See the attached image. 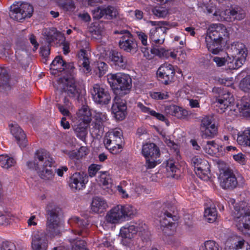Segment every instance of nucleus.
Returning <instances> with one entry per match:
<instances>
[{"instance_id": "nucleus-33", "label": "nucleus", "mask_w": 250, "mask_h": 250, "mask_svg": "<svg viewBox=\"0 0 250 250\" xmlns=\"http://www.w3.org/2000/svg\"><path fill=\"white\" fill-rule=\"evenodd\" d=\"M106 207V202L103 198L98 197L93 198L91 203V209L93 212H102Z\"/></svg>"}, {"instance_id": "nucleus-17", "label": "nucleus", "mask_w": 250, "mask_h": 250, "mask_svg": "<svg viewBox=\"0 0 250 250\" xmlns=\"http://www.w3.org/2000/svg\"><path fill=\"white\" fill-rule=\"evenodd\" d=\"M31 239L32 250H47L48 240L45 232L41 231L34 232Z\"/></svg>"}, {"instance_id": "nucleus-20", "label": "nucleus", "mask_w": 250, "mask_h": 250, "mask_svg": "<svg viewBox=\"0 0 250 250\" xmlns=\"http://www.w3.org/2000/svg\"><path fill=\"white\" fill-rule=\"evenodd\" d=\"M87 181L85 174L83 173L75 172L70 177L68 183L72 189L80 190L85 187Z\"/></svg>"}, {"instance_id": "nucleus-50", "label": "nucleus", "mask_w": 250, "mask_h": 250, "mask_svg": "<svg viewBox=\"0 0 250 250\" xmlns=\"http://www.w3.org/2000/svg\"><path fill=\"white\" fill-rule=\"evenodd\" d=\"M102 166L100 165L93 164L90 165L88 168V172L90 177H93L96 175L97 172L101 168Z\"/></svg>"}, {"instance_id": "nucleus-11", "label": "nucleus", "mask_w": 250, "mask_h": 250, "mask_svg": "<svg viewBox=\"0 0 250 250\" xmlns=\"http://www.w3.org/2000/svg\"><path fill=\"white\" fill-rule=\"evenodd\" d=\"M200 129L203 138L211 139L214 137L217 134L218 128L215 124L213 116L208 115L203 117Z\"/></svg>"}, {"instance_id": "nucleus-31", "label": "nucleus", "mask_w": 250, "mask_h": 250, "mask_svg": "<svg viewBox=\"0 0 250 250\" xmlns=\"http://www.w3.org/2000/svg\"><path fill=\"white\" fill-rule=\"evenodd\" d=\"M237 141L241 146L250 147V127H247L244 130L239 132Z\"/></svg>"}, {"instance_id": "nucleus-41", "label": "nucleus", "mask_w": 250, "mask_h": 250, "mask_svg": "<svg viewBox=\"0 0 250 250\" xmlns=\"http://www.w3.org/2000/svg\"><path fill=\"white\" fill-rule=\"evenodd\" d=\"M204 149L206 153L212 155L219 151V145L214 141H208Z\"/></svg>"}, {"instance_id": "nucleus-19", "label": "nucleus", "mask_w": 250, "mask_h": 250, "mask_svg": "<svg viewBox=\"0 0 250 250\" xmlns=\"http://www.w3.org/2000/svg\"><path fill=\"white\" fill-rule=\"evenodd\" d=\"M144 226H145V224L142 222L138 224L135 223L132 225H125L120 229V236L123 238L131 239L138 231L145 229Z\"/></svg>"}, {"instance_id": "nucleus-36", "label": "nucleus", "mask_w": 250, "mask_h": 250, "mask_svg": "<svg viewBox=\"0 0 250 250\" xmlns=\"http://www.w3.org/2000/svg\"><path fill=\"white\" fill-rule=\"evenodd\" d=\"M236 106L239 112L241 113L244 116L246 117H250V102L242 99L237 104Z\"/></svg>"}, {"instance_id": "nucleus-12", "label": "nucleus", "mask_w": 250, "mask_h": 250, "mask_svg": "<svg viewBox=\"0 0 250 250\" xmlns=\"http://www.w3.org/2000/svg\"><path fill=\"white\" fill-rule=\"evenodd\" d=\"M212 92L218 95L216 102L217 106L220 108L221 112H225V109L230 106L234 101L233 95L227 90L221 87H214L212 89Z\"/></svg>"}, {"instance_id": "nucleus-10", "label": "nucleus", "mask_w": 250, "mask_h": 250, "mask_svg": "<svg viewBox=\"0 0 250 250\" xmlns=\"http://www.w3.org/2000/svg\"><path fill=\"white\" fill-rule=\"evenodd\" d=\"M114 33L122 35L119 42V46L121 49L131 53H134L137 51L138 43L128 31L126 30H117Z\"/></svg>"}, {"instance_id": "nucleus-28", "label": "nucleus", "mask_w": 250, "mask_h": 250, "mask_svg": "<svg viewBox=\"0 0 250 250\" xmlns=\"http://www.w3.org/2000/svg\"><path fill=\"white\" fill-rule=\"evenodd\" d=\"M68 222L71 225H76L81 229V230L77 232L79 235H82L83 237L86 236V232L84 229L89 225L87 219H81L77 216H73L69 220Z\"/></svg>"}, {"instance_id": "nucleus-24", "label": "nucleus", "mask_w": 250, "mask_h": 250, "mask_svg": "<svg viewBox=\"0 0 250 250\" xmlns=\"http://www.w3.org/2000/svg\"><path fill=\"white\" fill-rule=\"evenodd\" d=\"M142 153L146 159H157L160 156V149L154 143H146L143 145Z\"/></svg>"}, {"instance_id": "nucleus-58", "label": "nucleus", "mask_w": 250, "mask_h": 250, "mask_svg": "<svg viewBox=\"0 0 250 250\" xmlns=\"http://www.w3.org/2000/svg\"><path fill=\"white\" fill-rule=\"evenodd\" d=\"M105 147L109 150L110 152L114 154H117L120 152V150L122 148V144L118 145L110 144L109 146H105Z\"/></svg>"}, {"instance_id": "nucleus-62", "label": "nucleus", "mask_w": 250, "mask_h": 250, "mask_svg": "<svg viewBox=\"0 0 250 250\" xmlns=\"http://www.w3.org/2000/svg\"><path fill=\"white\" fill-rule=\"evenodd\" d=\"M88 45L89 43L86 40L79 41L77 42V46L80 49L85 50L88 48Z\"/></svg>"}, {"instance_id": "nucleus-8", "label": "nucleus", "mask_w": 250, "mask_h": 250, "mask_svg": "<svg viewBox=\"0 0 250 250\" xmlns=\"http://www.w3.org/2000/svg\"><path fill=\"white\" fill-rule=\"evenodd\" d=\"M47 213L46 231L51 236L60 233V226L58 218L59 208L53 207L52 204L48 205L46 208Z\"/></svg>"}, {"instance_id": "nucleus-7", "label": "nucleus", "mask_w": 250, "mask_h": 250, "mask_svg": "<svg viewBox=\"0 0 250 250\" xmlns=\"http://www.w3.org/2000/svg\"><path fill=\"white\" fill-rule=\"evenodd\" d=\"M232 52L233 59L224 53L221 57H214L213 59L215 62H231L235 61L236 62H243L246 61L247 50L245 45L239 42H233L230 48Z\"/></svg>"}, {"instance_id": "nucleus-16", "label": "nucleus", "mask_w": 250, "mask_h": 250, "mask_svg": "<svg viewBox=\"0 0 250 250\" xmlns=\"http://www.w3.org/2000/svg\"><path fill=\"white\" fill-rule=\"evenodd\" d=\"M162 207V209L158 213V216L160 218L161 227L167 229L169 227L174 225L172 215L173 208L169 204H164Z\"/></svg>"}, {"instance_id": "nucleus-44", "label": "nucleus", "mask_w": 250, "mask_h": 250, "mask_svg": "<svg viewBox=\"0 0 250 250\" xmlns=\"http://www.w3.org/2000/svg\"><path fill=\"white\" fill-rule=\"evenodd\" d=\"M99 182L100 184L103 186H108L112 183V179L109 174L107 171L100 172L99 176Z\"/></svg>"}, {"instance_id": "nucleus-22", "label": "nucleus", "mask_w": 250, "mask_h": 250, "mask_svg": "<svg viewBox=\"0 0 250 250\" xmlns=\"http://www.w3.org/2000/svg\"><path fill=\"white\" fill-rule=\"evenodd\" d=\"M107 120V117L105 113L98 112L95 114L94 121L92 124L93 132L96 135H102L104 133V123Z\"/></svg>"}, {"instance_id": "nucleus-53", "label": "nucleus", "mask_w": 250, "mask_h": 250, "mask_svg": "<svg viewBox=\"0 0 250 250\" xmlns=\"http://www.w3.org/2000/svg\"><path fill=\"white\" fill-rule=\"evenodd\" d=\"M151 97L155 100H165L168 98L167 92H153L150 94Z\"/></svg>"}, {"instance_id": "nucleus-43", "label": "nucleus", "mask_w": 250, "mask_h": 250, "mask_svg": "<svg viewBox=\"0 0 250 250\" xmlns=\"http://www.w3.org/2000/svg\"><path fill=\"white\" fill-rule=\"evenodd\" d=\"M58 3L65 11L73 12L75 9V5L73 0H59Z\"/></svg>"}, {"instance_id": "nucleus-52", "label": "nucleus", "mask_w": 250, "mask_h": 250, "mask_svg": "<svg viewBox=\"0 0 250 250\" xmlns=\"http://www.w3.org/2000/svg\"><path fill=\"white\" fill-rule=\"evenodd\" d=\"M0 250H16L15 245L11 242L3 241L0 246Z\"/></svg>"}, {"instance_id": "nucleus-45", "label": "nucleus", "mask_w": 250, "mask_h": 250, "mask_svg": "<svg viewBox=\"0 0 250 250\" xmlns=\"http://www.w3.org/2000/svg\"><path fill=\"white\" fill-rule=\"evenodd\" d=\"M239 87L244 92H250V75L246 76L241 80Z\"/></svg>"}, {"instance_id": "nucleus-6", "label": "nucleus", "mask_w": 250, "mask_h": 250, "mask_svg": "<svg viewBox=\"0 0 250 250\" xmlns=\"http://www.w3.org/2000/svg\"><path fill=\"white\" fill-rule=\"evenodd\" d=\"M108 82L116 95L125 96L130 93L132 87L131 78L125 73L112 74Z\"/></svg>"}, {"instance_id": "nucleus-61", "label": "nucleus", "mask_w": 250, "mask_h": 250, "mask_svg": "<svg viewBox=\"0 0 250 250\" xmlns=\"http://www.w3.org/2000/svg\"><path fill=\"white\" fill-rule=\"evenodd\" d=\"M204 160L199 158L198 156H195L191 159V164L194 167V171L198 167L199 165Z\"/></svg>"}, {"instance_id": "nucleus-63", "label": "nucleus", "mask_w": 250, "mask_h": 250, "mask_svg": "<svg viewBox=\"0 0 250 250\" xmlns=\"http://www.w3.org/2000/svg\"><path fill=\"white\" fill-rule=\"evenodd\" d=\"M152 11L154 15L160 18L164 17L167 14V12L164 10L154 9Z\"/></svg>"}, {"instance_id": "nucleus-57", "label": "nucleus", "mask_w": 250, "mask_h": 250, "mask_svg": "<svg viewBox=\"0 0 250 250\" xmlns=\"http://www.w3.org/2000/svg\"><path fill=\"white\" fill-rule=\"evenodd\" d=\"M136 35L141 41L142 44L145 46H147V36L142 31L136 32Z\"/></svg>"}, {"instance_id": "nucleus-39", "label": "nucleus", "mask_w": 250, "mask_h": 250, "mask_svg": "<svg viewBox=\"0 0 250 250\" xmlns=\"http://www.w3.org/2000/svg\"><path fill=\"white\" fill-rule=\"evenodd\" d=\"M217 213L215 208H207L204 211V217L209 223L214 222L217 219Z\"/></svg>"}, {"instance_id": "nucleus-34", "label": "nucleus", "mask_w": 250, "mask_h": 250, "mask_svg": "<svg viewBox=\"0 0 250 250\" xmlns=\"http://www.w3.org/2000/svg\"><path fill=\"white\" fill-rule=\"evenodd\" d=\"M78 116L84 124H88L91 121V113L87 107H83L78 112Z\"/></svg>"}, {"instance_id": "nucleus-32", "label": "nucleus", "mask_w": 250, "mask_h": 250, "mask_svg": "<svg viewBox=\"0 0 250 250\" xmlns=\"http://www.w3.org/2000/svg\"><path fill=\"white\" fill-rule=\"evenodd\" d=\"M137 106L142 112L144 113L148 114V115H150L161 121L166 122L167 121L164 115L161 113L156 112L155 111L152 110L149 107L146 106L141 102H139L137 104Z\"/></svg>"}, {"instance_id": "nucleus-27", "label": "nucleus", "mask_w": 250, "mask_h": 250, "mask_svg": "<svg viewBox=\"0 0 250 250\" xmlns=\"http://www.w3.org/2000/svg\"><path fill=\"white\" fill-rule=\"evenodd\" d=\"M195 172L197 176L204 181H208L209 179L210 173V166L208 162L204 160L200 164Z\"/></svg>"}, {"instance_id": "nucleus-4", "label": "nucleus", "mask_w": 250, "mask_h": 250, "mask_svg": "<svg viewBox=\"0 0 250 250\" xmlns=\"http://www.w3.org/2000/svg\"><path fill=\"white\" fill-rule=\"evenodd\" d=\"M229 204L233 206L232 216L237 229L243 233L250 235V211L248 204L241 202L235 204L233 199H230Z\"/></svg>"}, {"instance_id": "nucleus-51", "label": "nucleus", "mask_w": 250, "mask_h": 250, "mask_svg": "<svg viewBox=\"0 0 250 250\" xmlns=\"http://www.w3.org/2000/svg\"><path fill=\"white\" fill-rule=\"evenodd\" d=\"M105 7H97L92 10V15L94 19H99L104 16Z\"/></svg>"}, {"instance_id": "nucleus-56", "label": "nucleus", "mask_w": 250, "mask_h": 250, "mask_svg": "<svg viewBox=\"0 0 250 250\" xmlns=\"http://www.w3.org/2000/svg\"><path fill=\"white\" fill-rule=\"evenodd\" d=\"M59 111L64 116L70 117L71 116V113L68 109L67 106H65L63 105H62L60 104H58L56 105Z\"/></svg>"}, {"instance_id": "nucleus-9", "label": "nucleus", "mask_w": 250, "mask_h": 250, "mask_svg": "<svg viewBox=\"0 0 250 250\" xmlns=\"http://www.w3.org/2000/svg\"><path fill=\"white\" fill-rule=\"evenodd\" d=\"M33 12V7L29 3L16 2L10 7L9 15L11 19L17 21L30 18Z\"/></svg>"}, {"instance_id": "nucleus-3", "label": "nucleus", "mask_w": 250, "mask_h": 250, "mask_svg": "<svg viewBox=\"0 0 250 250\" xmlns=\"http://www.w3.org/2000/svg\"><path fill=\"white\" fill-rule=\"evenodd\" d=\"M229 33L226 27L221 23L210 24L207 31L206 38L208 50L214 54H217L220 50L222 42L227 41Z\"/></svg>"}, {"instance_id": "nucleus-35", "label": "nucleus", "mask_w": 250, "mask_h": 250, "mask_svg": "<svg viewBox=\"0 0 250 250\" xmlns=\"http://www.w3.org/2000/svg\"><path fill=\"white\" fill-rule=\"evenodd\" d=\"M16 164L15 160L6 154L0 155V166L3 168L8 169Z\"/></svg>"}, {"instance_id": "nucleus-42", "label": "nucleus", "mask_w": 250, "mask_h": 250, "mask_svg": "<svg viewBox=\"0 0 250 250\" xmlns=\"http://www.w3.org/2000/svg\"><path fill=\"white\" fill-rule=\"evenodd\" d=\"M200 250H221V248L215 241L207 240L201 246Z\"/></svg>"}, {"instance_id": "nucleus-26", "label": "nucleus", "mask_w": 250, "mask_h": 250, "mask_svg": "<svg viewBox=\"0 0 250 250\" xmlns=\"http://www.w3.org/2000/svg\"><path fill=\"white\" fill-rule=\"evenodd\" d=\"M11 132L16 138L21 148H24L27 146V140L26 138V135L20 126H13L11 128Z\"/></svg>"}, {"instance_id": "nucleus-30", "label": "nucleus", "mask_w": 250, "mask_h": 250, "mask_svg": "<svg viewBox=\"0 0 250 250\" xmlns=\"http://www.w3.org/2000/svg\"><path fill=\"white\" fill-rule=\"evenodd\" d=\"M166 112L177 118H183L187 115V111L182 107L175 105H171L166 108Z\"/></svg>"}, {"instance_id": "nucleus-5", "label": "nucleus", "mask_w": 250, "mask_h": 250, "mask_svg": "<svg viewBox=\"0 0 250 250\" xmlns=\"http://www.w3.org/2000/svg\"><path fill=\"white\" fill-rule=\"evenodd\" d=\"M208 14H212L215 20L219 21H233L235 20L241 21L245 17V11L238 6L230 7L226 10H221L211 3L207 4L204 3Z\"/></svg>"}, {"instance_id": "nucleus-60", "label": "nucleus", "mask_w": 250, "mask_h": 250, "mask_svg": "<svg viewBox=\"0 0 250 250\" xmlns=\"http://www.w3.org/2000/svg\"><path fill=\"white\" fill-rule=\"evenodd\" d=\"M233 158L241 165H244L246 163L245 155L241 153L233 155Z\"/></svg>"}, {"instance_id": "nucleus-25", "label": "nucleus", "mask_w": 250, "mask_h": 250, "mask_svg": "<svg viewBox=\"0 0 250 250\" xmlns=\"http://www.w3.org/2000/svg\"><path fill=\"white\" fill-rule=\"evenodd\" d=\"M149 35V39L153 45H160L164 42L165 33L161 27H156L150 29Z\"/></svg>"}, {"instance_id": "nucleus-46", "label": "nucleus", "mask_w": 250, "mask_h": 250, "mask_svg": "<svg viewBox=\"0 0 250 250\" xmlns=\"http://www.w3.org/2000/svg\"><path fill=\"white\" fill-rule=\"evenodd\" d=\"M122 211L124 214V220L126 217H131L135 213V209L131 206L126 205L125 206L122 205Z\"/></svg>"}, {"instance_id": "nucleus-21", "label": "nucleus", "mask_w": 250, "mask_h": 250, "mask_svg": "<svg viewBox=\"0 0 250 250\" xmlns=\"http://www.w3.org/2000/svg\"><path fill=\"white\" fill-rule=\"evenodd\" d=\"M123 133L119 129H114L106 133L104 143L105 146L110 144L118 145L122 143Z\"/></svg>"}, {"instance_id": "nucleus-55", "label": "nucleus", "mask_w": 250, "mask_h": 250, "mask_svg": "<svg viewBox=\"0 0 250 250\" xmlns=\"http://www.w3.org/2000/svg\"><path fill=\"white\" fill-rule=\"evenodd\" d=\"M166 168L168 171L176 172L177 169L173 160H168L166 162Z\"/></svg>"}, {"instance_id": "nucleus-1", "label": "nucleus", "mask_w": 250, "mask_h": 250, "mask_svg": "<svg viewBox=\"0 0 250 250\" xmlns=\"http://www.w3.org/2000/svg\"><path fill=\"white\" fill-rule=\"evenodd\" d=\"M49 67L52 75L63 76L60 78L58 82L60 88L70 98L77 99L79 93L74 80L73 63H50Z\"/></svg>"}, {"instance_id": "nucleus-14", "label": "nucleus", "mask_w": 250, "mask_h": 250, "mask_svg": "<svg viewBox=\"0 0 250 250\" xmlns=\"http://www.w3.org/2000/svg\"><path fill=\"white\" fill-rule=\"evenodd\" d=\"M219 179L220 186L223 189H233L238 184L237 178L233 171L229 168L220 170Z\"/></svg>"}, {"instance_id": "nucleus-49", "label": "nucleus", "mask_w": 250, "mask_h": 250, "mask_svg": "<svg viewBox=\"0 0 250 250\" xmlns=\"http://www.w3.org/2000/svg\"><path fill=\"white\" fill-rule=\"evenodd\" d=\"M109 60L113 62H123V57L120 53L116 51H112L109 56Z\"/></svg>"}, {"instance_id": "nucleus-29", "label": "nucleus", "mask_w": 250, "mask_h": 250, "mask_svg": "<svg viewBox=\"0 0 250 250\" xmlns=\"http://www.w3.org/2000/svg\"><path fill=\"white\" fill-rule=\"evenodd\" d=\"M9 80L8 70L5 67H0V87H2L5 91L10 90L11 86L9 83Z\"/></svg>"}, {"instance_id": "nucleus-15", "label": "nucleus", "mask_w": 250, "mask_h": 250, "mask_svg": "<svg viewBox=\"0 0 250 250\" xmlns=\"http://www.w3.org/2000/svg\"><path fill=\"white\" fill-rule=\"evenodd\" d=\"M124 96L116 95L113 99L111 112L113 117L119 121L123 120L126 114V102Z\"/></svg>"}, {"instance_id": "nucleus-23", "label": "nucleus", "mask_w": 250, "mask_h": 250, "mask_svg": "<svg viewBox=\"0 0 250 250\" xmlns=\"http://www.w3.org/2000/svg\"><path fill=\"white\" fill-rule=\"evenodd\" d=\"M122 205H117L113 208L106 214L107 222L111 224H117L124 220Z\"/></svg>"}, {"instance_id": "nucleus-54", "label": "nucleus", "mask_w": 250, "mask_h": 250, "mask_svg": "<svg viewBox=\"0 0 250 250\" xmlns=\"http://www.w3.org/2000/svg\"><path fill=\"white\" fill-rule=\"evenodd\" d=\"M66 154L71 159L79 160L81 159L83 156V154H80L79 151L76 150H73L72 151H66Z\"/></svg>"}, {"instance_id": "nucleus-59", "label": "nucleus", "mask_w": 250, "mask_h": 250, "mask_svg": "<svg viewBox=\"0 0 250 250\" xmlns=\"http://www.w3.org/2000/svg\"><path fill=\"white\" fill-rule=\"evenodd\" d=\"M146 159V167L147 169L154 168L156 166V159L147 158Z\"/></svg>"}, {"instance_id": "nucleus-2", "label": "nucleus", "mask_w": 250, "mask_h": 250, "mask_svg": "<svg viewBox=\"0 0 250 250\" xmlns=\"http://www.w3.org/2000/svg\"><path fill=\"white\" fill-rule=\"evenodd\" d=\"M54 162L53 158L46 150L40 149L36 151L34 160L27 162L26 165L29 168L37 171L42 179L51 180L54 176L51 168Z\"/></svg>"}, {"instance_id": "nucleus-48", "label": "nucleus", "mask_w": 250, "mask_h": 250, "mask_svg": "<svg viewBox=\"0 0 250 250\" xmlns=\"http://www.w3.org/2000/svg\"><path fill=\"white\" fill-rule=\"evenodd\" d=\"M78 60L83 62H88L90 58V54L85 50L80 49L77 55Z\"/></svg>"}, {"instance_id": "nucleus-38", "label": "nucleus", "mask_w": 250, "mask_h": 250, "mask_svg": "<svg viewBox=\"0 0 250 250\" xmlns=\"http://www.w3.org/2000/svg\"><path fill=\"white\" fill-rule=\"evenodd\" d=\"M151 52L160 57L168 58L171 57L172 58H174L176 56V54L174 52H169L168 50H165L164 48H154L151 49Z\"/></svg>"}, {"instance_id": "nucleus-18", "label": "nucleus", "mask_w": 250, "mask_h": 250, "mask_svg": "<svg viewBox=\"0 0 250 250\" xmlns=\"http://www.w3.org/2000/svg\"><path fill=\"white\" fill-rule=\"evenodd\" d=\"M174 74V67L170 63H164L159 68V77L163 79L162 82L166 85L172 81Z\"/></svg>"}, {"instance_id": "nucleus-64", "label": "nucleus", "mask_w": 250, "mask_h": 250, "mask_svg": "<svg viewBox=\"0 0 250 250\" xmlns=\"http://www.w3.org/2000/svg\"><path fill=\"white\" fill-rule=\"evenodd\" d=\"M73 250H88L85 246L84 241H80L79 244H76L73 248Z\"/></svg>"}, {"instance_id": "nucleus-37", "label": "nucleus", "mask_w": 250, "mask_h": 250, "mask_svg": "<svg viewBox=\"0 0 250 250\" xmlns=\"http://www.w3.org/2000/svg\"><path fill=\"white\" fill-rule=\"evenodd\" d=\"M74 131L76 136L83 142H86L87 135V126L83 125L81 124L74 127Z\"/></svg>"}, {"instance_id": "nucleus-40", "label": "nucleus", "mask_w": 250, "mask_h": 250, "mask_svg": "<svg viewBox=\"0 0 250 250\" xmlns=\"http://www.w3.org/2000/svg\"><path fill=\"white\" fill-rule=\"evenodd\" d=\"M104 26L102 22H95L90 27V31L93 35L102 36L104 33Z\"/></svg>"}, {"instance_id": "nucleus-47", "label": "nucleus", "mask_w": 250, "mask_h": 250, "mask_svg": "<svg viewBox=\"0 0 250 250\" xmlns=\"http://www.w3.org/2000/svg\"><path fill=\"white\" fill-rule=\"evenodd\" d=\"M104 16L108 19H112L116 17L118 14V10L112 6H107L105 7Z\"/></svg>"}, {"instance_id": "nucleus-13", "label": "nucleus", "mask_w": 250, "mask_h": 250, "mask_svg": "<svg viewBox=\"0 0 250 250\" xmlns=\"http://www.w3.org/2000/svg\"><path fill=\"white\" fill-rule=\"evenodd\" d=\"M90 93L94 102L98 104L106 105L111 101L109 91L99 84H94L90 89Z\"/></svg>"}]
</instances>
